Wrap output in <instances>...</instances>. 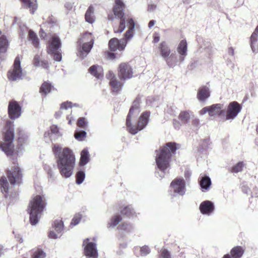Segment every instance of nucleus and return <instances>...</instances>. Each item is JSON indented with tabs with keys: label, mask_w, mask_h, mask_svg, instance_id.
<instances>
[{
	"label": "nucleus",
	"mask_w": 258,
	"mask_h": 258,
	"mask_svg": "<svg viewBox=\"0 0 258 258\" xmlns=\"http://www.w3.org/2000/svg\"><path fill=\"white\" fill-rule=\"evenodd\" d=\"M133 76V69L129 64L123 63L119 65L118 77L121 80L130 79Z\"/></svg>",
	"instance_id": "2eb2a0df"
},
{
	"label": "nucleus",
	"mask_w": 258,
	"mask_h": 258,
	"mask_svg": "<svg viewBox=\"0 0 258 258\" xmlns=\"http://www.w3.org/2000/svg\"><path fill=\"white\" fill-rule=\"evenodd\" d=\"M223 105L222 104H215L209 106V116L215 117L220 116L224 114Z\"/></svg>",
	"instance_id": "aec40b11"
},
{
	"label": "nucleus",
	"mask_w": 258,
	"mask_h": 258,
	"mask_svg": "<svg viewBox=\"0 0 258 258\" xmlns=\"http://www.w3.org/2000/svg\"><path fill=\"white\" fill-rule=\"evenodd\" d=\"M93 44H92V43H82L81 46H78L80 57L82 58L86 57L93 47Z\"/></svg>",
	"instance_id": "5701e85b"
},
{
	"label": "nucleus",
	"mask_w": 258,
	"mask_h": 258,
	"mask_svg": "<svg viewBox=\"0 0 258 258\" xmlns=\"http://www.w3.org/2000/svg\"><path fill=\"white\" fill-rule=\"evenodd\" d=\"M243 252L244 250L241 246H236L231 250V255L225 254L223 258H240L243 255Z\"/></svg>",
	"instance_id": "393cba45"
},
{
	"label": "nucleus",
	"mask_w": 258,
	"mask_h": 258,
	"mask_svg": "<svg viewBox=\"0 0 258 258\" xmlns=\"http://www.w3.org/2000/svg\"><path fill=\"white\" fill-rule=\"evenodd\" d=\"M156 6L155 5L151 4L149 5L148 7V10L150 12L153 11L156 9Z\"/></svg>",
	"instance_id": "052dcab7"
},
{
	"label": "nucleus",
	"mask_w": 258,
	"mask_h": 258,
	"mask_svg": "<svg viewBox=\"0 0 258 258\" xmlns=\"http://www.w3.org/2000/svg\"><path fill=\"white\" fill-rule=\"evenodd\" d=\"M73 107L72 106V103L71 102H66L64 103H62L61 104L60 108L62 109H67L69 108H72Z\"/></svg>",
	"instance_id": "603ef678"
},
{
	"label": "nucleus",
	"mask_w": 258,
	"mask_h": 258,
	"mask_svg": "<svg viewBox=\"0 0 258 258\" xmlns=\"http://www.w3.org/2000/svg\"><path fill=\"white\" fill-rule=\"evenodd\" d=\"M8 113L11 119H15L21 116V107L17 101H12L9 102Z\"/></svg>",
	"instance_id": "dca6fc26"
},
{
	"label": "nucleus",
	"mask_w": 258,
	"mask_h": 258,
	"mask_svg": "<svg viewBox=\"0 0 258 258\" xmlns=\"http://www.w3.org/2000/svg\"><path fill=\"white\" fill-rule=\"evenodd\" d=\"M52 87L50 83L45 82L42 84L39 92L42 95H46L50 92Z\"/></svg>",
	"instance_id": "f704fd0d"
},
{
	"label": "nucleus",
	"mask_w": 258,
	"mask_h": 258,
	"mask_svg": "<svg viewBox=\"0 0 258 258\" xmlns=\"http://www.w3.org/2000/svg\"><path fill=\"white\" fill-rule=\"evenodd\" d=\"M46 205L45 198L41 196H35L30 201L28 208L30 222L32 225H36Z\"/></svg>",
	"instance_id": "20e7f679"
},
{
	"label": "nucleus",
	"mask_w": 258,
	"mask_h": 258,
	"mask_svg": "<svg viewBox=\"0 0 258 258\" xmlns=\"http://www.w3.org/2000/svg\"><path fill=\"white\" fill-rule=\"evenodd\" d=\"M89 239L86 238L84 240L83 245H85L84 253L88 258H98V254L96 244L92 242H89Z\"/></svg>",
	"instance_id": "f8f14e48"
},
{
	"label": "nucleus",
	"mask_w": 258,
	"mask_h": 258,
	"mask_svg": "<svg viewBox=\"0 0 258 258\" xmlns=\"http://www.w3.org/2000/svg\"><path fill=\"white\" fill-rule=\"evenodd\" d=\"M140 100L136 99L133 103L126 119L127 130L133 135L136 134L139 131L144 128L149 122L150 112H143L139 118L137 124H133L132 121L139 116L140 109L139 108Z\"/></svg>",
	"instance_id": "f03ea898"
},
{
	"label": "nucleus",
	"mask_w": 258,
	"mask_h": 258,
	"mask_svg": "<svg viewBox=\"0 0 258 258\" xmlns=\"http://www.w3.org/2000/svg\"><path fill=\"white\" fill-rule=\"evenodd\" d=\"M206 113H208V114H209V106L204 107L200 111V114L202 115H204Z\"/></svg>",
	"instance_id": "4d7b16f0"
},
{
	"label": "nucleus",
	"mask_w": 258,
	"mask_h": 258,
	"mask_svg": "<svg viewBox=\"0 0 258 258\" xmlns=\"http://www.w3.org/2000/svg\"><path fill=\"white\" fill-rule=\"evenodd\" d=\"M121 220V217L120 215H117L110 220L108 223V227H115Z\"/></svg>",
	"instance_id": "e433bc0d"
},
{
	"label": "nucleus",
	"mask_w": 258,
	"mask_h": 258,
	"mask_svg": "<svg viewBox=\"0 0 258 258\" xmlns=\"http://www.w3.org/2000/svg\"><path fill=\"white\" fill-rule=\"evenodd\" d=\"M228 53L230 55L233 56L234 53V49L232 47H230L228 49Z\"/></svg>",
	"instance_id": "0e129e2a"
},
{
	"label": "nucleus",
	"mask_w": 258,
	"mask_h": 258,
	"mask_svg": "<svg viewBox=\"0 0 258 258\" xmlns=\"http://www.w3.org/2000/svg\"><path fill=\"white\" fill-rule=\"evenodd\" d=\"M130 39H127L125 37L121 39H118L116 38H113L109 41L108 45L111 51L116 50L122 51L124 49L126 45Z\"/></svg>",
	"instance_id": "ddd939ff"
},
{
	"label": "nucleus",
	"mask_w": 258,
	"mask_h": 258,
	"mask_svg": "<svg viewBox=\"0 0 258 258\" xmlns=\"http://www.w3.org/2000/svg\"><path fill=\"white\" fill-rule=\"evenodd\" d=\"M159 50L161 56L165 59L167 57L169 56L172 53L171 50L167 43L163 41L159 44Z\"/></svg>",
	"instance_id": "b1692460"
},
{
	"label": "nucleus",
	"mask_w": 258,
	"mask_h": 258,
	"mask_svg": "<svg viewBox=\"0 0 258 258\" xmlns=\"http://www.w3.org/2000/svg\"><path fill=\"white\" fill-rule=\"evenodd\" d=\"M118 228L120 230H123L130 232L132 229V226L127 223H123L121 225L119 226Z\"/></svg>",
	"instance_id": "09e8293b"
},
{
	"label": "nucleus",
	"mask_w": 258,
	"mask_h": 258,
	"mask_svg": "<svg viewBox=\"0 0 258 258\" xmlns=\"http://www.w3.org/2000/svg\"><path fill=\"white\" fill-rule=\"evenodd\" d=\"M106 77L108 79H109L110 80V81H111V80H112L116 79L114 74L111 71H109L106 74Z\"/></svg>",
	"instance_id": "5fc2aeb1"
},
{
	"label": "nucleus",
	"mask_w": 258,
	"mask_h": 258,
	"mask_svg": "<svg viewBox=\"0 0 258 258\" xmlns=\"http://www.w3.org/2000/svg\"><path fill=\"white\" fill-rule=\"evenodd\" d=\"M46 256V253L40 249H37L33 253V258H44Z\"/></svg>",
	"instance_id": "c03bdc74"
},
{
	"label": "nucleus",
	"mask_w": 258,
	"mask_h": 258,
	"mask_svg": "<svg viewBox=\"0 0 258 258\" xmlns=\"http://www.w3.org/2000/svg\"><path fill=\"white\" fill-rule=\"evenodd\" d=\"M7 176L10 183L14 185L16 183H19L21 182L22 174L21 170L18 165L14 163V169L13 171L8 170Z\"/></svg>",
	"instance_id": "4468645a"
},
{
	"label": "nucleus",
	"mask_w": 258,
	"mask_h": 258,
	"mask_svg": "<svg viewBox=\"0 0 258 258\" xmlns=\"http://www.w3.org/2000/svg\"><path fill=\"white\" fill-rule=\"evenodd\" d=\"M41 61L40 60L39 56L38 54H36L34 56L33 59V64L36 67H40Z\"/></svg>",
	"instance_id": "3c124183"
},
{
	"label": "nucleus",
	"mask_w": 258,
	"mask_h": 258,
	"mask_svg": "<svg viewBox=\"0 0 258 258\" xmlns=\"http://www.w3.org/2000/svg\"><path fill=\"white\" fill-rule=\"evenodd\" d=\"M242 107L236 101L230 102L227 107V111L225 116L226 120H233L241 111Z\"/></svg>",
	"instance_id": "9b49d317"
},
{
	"label": "nucleus",
	"mask_w": 258,
	"mask_h": 258,
	"mask_svg": "<svg viewBox=\"0 0 258 258\" xmlns=\"http://www.w3.org/2000/svg\"><path fill=\"white\" fill-rule=\"evenodd\" d=\"M50 128L51 131V135L50 136V138L51 140H52L53 135H54L56 137H59L60 136L59 128L57 125H52L50 126Z\"/></svg>",
	"instance_id": "37998d69"
},
{
	"label": "nucleus",
	"mask_w": 258,
	"mask_h": 258,
	"mask_svg": "<svg viewBox=\"0 0 258 258\" xmlns=\"http://www.w3.org/2000/svg\"><path fill=\"white\" fill-rule=\"evenodd\" d=\"M128 30L126 32L124 36L127 39H131L134 36V30L135 24L133 19H130L128 21Z\"/></svg>",
	"instance_id": "c85d7f7f"
},
{
	"label": "nucleus",
	"mask_w": 258,
	"mask_h": 258,
	"mask_svg": "<svg viewBox=\"0 0 258 258\" xmlns=\"http://www.w3.org/2000/svg\"><path fill=\"white\" fill-rule=\"evenodd\" d=\"M159 258H171L169 251L166 249H162Z\"/></svg>",
	"instance_id": "de8ad7c7"
},
{
	"label": "nucleus",
	"mask_w": 258,
	"mask_h": 258,
	"mask_svg": "<svg viewBox=\"0 0 258 258\" xmlns=\"http://www.w3.org/2000/svg\"><path fill=\"white\" fill-rule=\"evenodd\" d=\"M242 191L245 194H248V192L249 191V188L245 186H242Z\"/></svg>",
	"instance_id": "338daca9"
},
{
	"label": "nucleus",
	"mask_w": 258,
	"mask_h": 258,
	"mask_svg": "<svg viewBox=\"0 0 258 258\" xmlns=\"http://www.w3.org/2000/svg\"><path fill=\"white\" fill-rule=\"evenodd\" d=\"M23 73L21 67V61L20 58L16 57L13 64V69L10 70L8 73V77L11 81H17L22 79Z\"/></svg>",
	"instance_id": "9d476101"
},
{
	"label": "nucleus",
	"mask_w": 258,
	"mask_h": 258,
	"mask_svg": "<svg viewBox=\"0 0 258 258\" xmlns=\"http://www.w3.org/2000/svg\"><path fill=\"white\" fill-rule=\"evenodd\" d=\"M39 33L40 37L44 39H45V36H46V34L42 29H41Z\"/></svg>",
	"instance_id": "e2e57ef3"
},
{
	"label": "nucleus",
	"mask_w": 258,
	"mask_h": 258,
	"mask_svg": "<svg viewBox=\"0 0 258 258\" xmlns=\"http://www.w3.org/2000/svg\"><path fill=\"white\" fill-rule=\"evenodd\" d=\"M0 187L2 192L5 195V197H7L9 190V183L5 176H2L0 178Z\"/></svg>",
	"instance_id": "7c9ffc66"
},
{
	"label": "nucleus",
	"mask_w": 258,
	"mask_h": 258,
	"mask_svg": "<svg viewBox=\"0 0 258 258\" xmlns=\"http://www.w3.org/2000/svg\"><path fill=\"white\" fill-rule=\"evenodd\" d=\"M245 164L243 163V162H239L236 165L233 166L231 172L233 173H238L241 172Z\"/></svg>",
	"instance_id": "ea45409f"
},
{
	"label": "nucleus",
	"mask_w": 258,
	"mask_h": 258,
	"mask_svg": "<svg viewBox=\"0 0 258 258\" xmlns=\"http://www.w3.org/2000/svg\"><path fill=\"white\" fill-rule=\"evenodd\" d=\"M199 208L202 214L209 216L214 212L215 206L213 202L207 200L201 203Z\"/></svg>",
	"instance_id": "a211bd4d"
},
{
	"label": "nucleus",
	"mask_w": 258,
	"mask_h": 258,
	"mask_svg": "<svg viewBox=\"0 0 258 258\" xmlns=\"http://www.w3.org/2000/svg\"><path fill=\"white\" fill-rule=\"evenodd\" d=\"M190 112L187 111H181L179 114V118L183 123H186L188 122V120L190 117L191 114Z\"/></svg>",
	"instance_id": "4c0bfd02"
},
{
	"label": "nucleus",
	"mask_w": 258,
	"mask_h": 258,
	"mask_svg": "<svg viewBox=\"0 0 258 258\" xmlns=\"http://www.w3.org/2000/svg\"><path fill=\"white\" fill-rule=\"evenodd\" d=\"M94 8L92 6H90L85 14L86 21L91 24L95 21V17L94 15Z\"/></svg>",
	"instance_id": "2f4dec72"
},
{
	"label": "nucleus",
	"mask_w": 258,
	"mask_h": 258,
	"mask_svg": "<svg viewBox=\"0 0 258 258\" xmlns=\"http://www.w3.org/2000/svg\"><path fill=\"white\" fill-rule=\"evenodd\" d=\"M121 213L126 216H133L135 213L133 207L131 206H128L124 207L121 210Z\"/></svg>",
	"instance_id": "a19ab883"
},
{
	"label": "nucleus",
	"mask_w": 258,
	"mask_h": 258,
	"mask_svg": "<svg viewBox=\"0 0 258 258\" xmlns=\"http://www.w3.org/2000/svg\"><path fill=\"white\" fill-rule=\"evenodd\" d=\"M90 161V154L87 149H84L81 153L80 165L84 166Z\"/></svg>",
	"instance_id": "c756f323"
},
{
	"label": "nucleus",
	"mask_w": 258,
	"mask_h": 258,
	"mask_svg": "<svg viewBox=\"0 0 258 258\" xmlns=\"http://www.w3.org/2000/svg\"><path fill=\"white\" fill-rule=\"evenodd\" d=\"M210 94L211 92L209 87L202 86L198 90L197 98L201 102H205L210 96Z\"/></svg>",
	"instance_id": "6ab92c4d"
},
{
	"label": "nucleus",
	"mask_w": 258,
	"mask_h": 258,
	"mask_svg": "<svg viewBox=\"0 0 258 258\" xmlns=\"http://www.w3.org/2000/svg\"><path fill=\"white\" fill-rule=\"evenodd\" d=\"M177 149L175 143H167L165 146L156 151V163L159 171L156 172L157 176L160 178L164 177L170 167V159Z\"/></svg>",
	"instance_id": "7ed1b4c3"
},
{
	"label": "nucleus",
	"mask_w": 258,
	"mask_h": 258,
	"mask_svg": "<svg viewBox=\"0 0 258 258\" xmlns=\"http://www.w3.org/2000/svg\"><path fill=\"white\" fill-rule=\"evenodd\" d=\"M40 67L44 69H48L49 68V64L47 60H42L40 62Z\"/></svg>",
	"instance_id": "6e6d98bb"
},
{
	"label": "nucleus",
	"mask_w": 258,
	"mask_h": 258,
	"mask_svg": "<svg viewBox=\"0 0 258 258\" xmlns=\"http://www.w3.org/2000/svg\"><path fill=\"white\" fill-rule=\"evenodd\" d=\"M199 182L203 191L208 190L211 185V180L208 176L201 177Z\"/></svg>",
	"instance_id": "cd10ccee"
},
{
	"label": "nucleus",
	"mask_w": 258,
	"mask_h": 258,
	"mask_svg": "<svg viewBox=\"0 0 258 258\" xmlns=\"http://www.w3.org/2000/svg\"><path fill=\"white\" fill-rule=\"evenodd\" d=\"M177 51L179 54L178 57L175 53H172L164 59L167 66L173 68L177 65L178 62H183L187 55V43L185 40H182L178 45Z\"/></svg>",
	"instance_id": "39448f33"
},
{
	"label": "nucleus",
	"mask_w": 258,
	"mask_h": 258,
	"mask_svg": "<svg viewBox=\"0 0 258 258\" xmlns=\"http://www.w3.org/2000/svg\"><path fill=\"white\" fill-rule=\"evenodd\" d=\"M9 46V41L5 35L0 37V53L6 52Z\"/></svg>",
	"instance_id": "72a5a7b5"
},
{
	"label": "nucleus",
	"mask_w": 258,
	"mask_h": 258,
	"mask_svg": "<svg viewBox=\"0 0 258 258\" xmlns=\"http://www.w3.org/2000/svg\"><path fill=\"white\" fill-rule=\"evenodd\" d=\"M61 46L60 39L56 36L52 37L51 41L47 48V52L49 54L53 55L54 60L60 61L61 60V54L59 51Z\"/></svg>",
	"instance_id": "1a4fd4ad"
},
{
	"label": "nucleus",
	"mask_w": 258,
	"mask_h": 258,
	"mask_svg": "<svg viewBox=\"0 0 258 258\" xmlns=\"http://www.w3.org/2000/svg\"><path fill=\"white\" fill-rule=\"evenodd\" d=\"M94 37L91 33L86 32L83 34L78 41V45L81 46L82 43L94 44Z\"/></svg>",
	"instance_id": "a878e982"
},
{
	"label": "nucleus",
	"mask_w": 258,
	"mask_h": 258,
	"mask_svg": "<svg viewBox=\"0 0 258 258\" xmlns=\"http://www.w3.org/2000/svg\"><path fill=\"white\" fill-rule=\"evenodd\" d=\"M55 232L51 230L49 233V237L52 239H56L61 235V232L63 229V224L61 220H56L54 221L53 225Z\"/></svg>",
	"instance_id": "f3484780"
},
{
	"label": "nucleus",
	"mask_w": 258,
	"mask_h": 258,
	"mask_svg": "<svg viewBox=\"0 0 258 258\" xmlns=\"http://www.w3.org/2000/svg\"><path fill=\"white\" fill-rule=\"evenodd\" d=\"M115 4L113 12L114 15L120 19V21L118 28H114V32L116 33H121L125 28V20L123 17L124 4L122 0H115Z\"/></svg>",
	"instance_id": "0eeeda50"
},
{
	"label": "nucleus",
	"mask_w": 258,
	"mask_h": 258,
	"mask_svg": "<svg viewBox=\"0 0 258 258\" xmlns=\"http://www.w3.org/2000/svg\"><path fill=\"white\" fill-rule=\"evenodd\" d=\"M109 84L113 92L115 93L118 92L121 90L122 86L121 83L116 79L111 80V81L109 82Z\"/></svg>",
	"instance_id": "c9c22d12"
},
{
	"label": "nucleus",
	"mask_w": 258,
	"mask_h": 258,
	"mask_svg": "<svg viewBox=\"0 0 258 258\" xmlns=\"http://www.w3.org/2000/svg\"><path fill=\"white\" fill-rule=\"evenodd\" d=\"M88 72L97 79L101 80L103 78V70L100 66L93 65L89 69Z\"/></svg>",
	"instance_id": "412c9836"
},
{
	"label": "nucleus",
	"mask_w": 258,
	"mask_h": 258,
	"mask_svg": "<svg viewBox=\"0 0 258 258\" xmlns=\"http://www.w3.org/2000/svg\"><path fill=\"white\" fill-rule=\"evenodd\" d=\"M155 23V21L154 20H151L149 24H148V27L149 28H151Z\"/></svg>",
	"instance_id": "774afa93"
},
{
	"label": "nucleus",
	"mask_w": 258,
	"mask_h": 258,
	"mask_svg": "<svg viewBox=\"0 0 258 258\" xmlns=\"http://www.w3.org/2000/svg\"><path fill=\"white\" fill-rule=\"evenodd\" d=\"M192 125L196 128H198L200 127V120L197 118H195L193 119L192 121Z\"/></svg>",
	"instance_id": "864d4df0"
},
{
	"label": "nucleus",
	"mask_w": 258,
	"mask_h": 258,
	"mask_svg": "<svg viewBox=\"0 0 258 258\" xmlns=\"http://www.w3.org/2000/svg\"><path fill=\"white\" fill-rule=\"evenodd\" d=\"M250 43L253 52H258V26L250 37Z\"/></svg>",
	"instance_id": "4be33fe9"
},
{
	"label": "nucleus",
	"mask_w": 258,
	"mask_h": 258,
	"mask_svg": "<svg viewBox=\"0 0 258 258\" xmlns=\"http://www.w3.org/2000/svg\"><path fill=\"white\" fill-rule=\"evenodd\" d=\"M73 6H74V3H70V2L66 3L64 5L65 8L69 11L72 10L73 8Z\"/></svg>",
	"instance_id": "13d9d810"
},
{
	"label": "nucleus",
	"mask_w": 258,
	"mask_h": 258,
	"mask_svg": "<svg viewBox=\"0 0 258 258\" xmlns=\"http://www.w3.org/2000/svg\"><path fill=\"white\" fill-rule=\"evenodd\" d=\"M160 40V36L157 34L154 36L153 43H157Z\"/></svg>",
	"instance_id": "680f3d73"
},
{
	"label": "nucleus",
	"mask_w": 258,
	"mask_h": 258,
	"mask_svg": "<svg viewBox=\"0 0 258 258\" xmlns=\"http://www.w3.org/2000/svg\"><path fill=\"white\" fill-rule=\"evenodd\" d=\"M52 149L59 173L66 178L70 177L73 174L76 162L75 155L72 150L68 148L62 149L56 144L54 145Z\"/></svg>",
	"instance_id": "f257e3e1"
},
{
	"label": "nucleus",
	"mask_w": 258,
	"mask_h": 258,
	"mask_svg": "<svg viewBox=\"0 0 258 258\" xmlns=\"http://www.w3.org/2000/svg\"><path fill=\"white\" fill-rule=\"evenodd\" d=\"M14 139V125L7 124L4 132V141L0 145V148L8 155L13 153Z\"/></svg>",
	"instance_id": "423d86ee"
},
{
	"label": "nucleus",
	"mask_w": 258,
	"mask_h": 258,
	"mask_svg": "<svg viewBox=\"0 0 258 258\" xmlns=\"http://www.w3.org/2000/svg\"><path fill=\"white\" fill-rule=\"evenodd\" d=\"M28 39L32 42L33 46L36 48L39 47V42L36 34L32 30H29Z\"/></svg>",
	"instance_id": "473e14b6"
},
{
	"label": "nucleus",
	"mask_w": 258,
	"mask_h": 258,
	"mask_svg": "<svg viewBox=\"0 0 258 258\" xmlns=\"http://www.w3.org/2000/svg\"><path fill=\"white\" fill-rule=\"evenodd\" d=\"M48 177L50 179H54V174L53 171L51 169H49L47 172Z\"/></svg>",
	"instance_id": "bf43d9fd"
},
{
	"label": "nucleus",
	"mask_w": 258,
	"mask_h": 258,
	"mask_svg": "<svg viewBox=\"0 0 258 258\" xmlns=\"http://www.w3.org/2000/svg\"><path fill=\"white\" fill-rule=\"evenodd\" d=\"M82 219V215L79 214H76L73 218L71 223V225L76 226L79 223L81 219Z\"/></svg>",
	"instance_id": "a18cd8bd"
},
{
	"label": "nucleus",
	"mask_w": 258,
	"mask_h": 258,
	"mask_svg": "<svg viewBox=\"0 0 258 258\" xmlns=\"http://www.w3.org/2000/svg\"><path fill=\"white\" fill-rule=\"evenodd\" d=\"M76 181L77 184H81L84 180L85 178V172L83 170L78 171L76 175Z\"/></svg>",
	"instance_id": "58836bf2"
},
{
	"label": "nucleus",
	"mask_w": 258,
	"mask_h": 258,
	"mask_svg": "<svg viewBox=\"0 0 258 258\" xmlns=\"http://www.w3.org/2000/svg\"><path fill=\"white\" fill-rule=\"evenodd\" d=\"M23 7L26 9H29L30 13L34 14L37 6L36 0H21Z\"/></svg>",
	"instance_id": "bb28decb"
},
{
	"label": "nucleus",
	"mask_w": 258,
	"mask_h": 258,
	"mask_svg": "<svg viewBox=\"0 0 258 258\" xmlns=\"http://www.w3.org/2000/svg\"><path fill=\"white\" fill-rule=\"evenodd\" d=\"M173 124H174V126L175 128H176V129L179 128L180 123L178 121L174 120V122H173Z\"/></svg>",
	"instance_id": "69168bd1"
},
{
	"label": "nucleus",
	"mask_w": 258,
	"mask_h": 258,
	"mask_svg": "<svg viewBox=\"0 0 258 258\" xmlns=\"http://www.w3.org/2000/svg\"><path fill=\"white\" fill-rule=\"evenodd\" d=\"M87 122L84 117L80 118L77 121V125L80 127H84L86 125Z\"/></svg>",
	"instance_id": "8fccbe9b"
},
{
	"label": "nucleus",
	"mask_w": 258,
	"mask_h": 258,
	"mask_svg": "<svg viewBox=\"0 0 258 258\" xmlns=\"http://www.w3.org/2000/svg\"><path fill=\"white\" fill-rule=\"evenodd\" d=\"M151 252L150 249L147 245H144L140 247V253L141 256H146Z\"/></svg>",
	"instance_id": "49530a36"
},
{
	"label": "nucleus",
	"mask_w": 258,
	"mask_h": 258,
	"mask_svg": "<svg viewBox=\"0 0 258 258\" xmlns=\"http://www.w3.org/2000/svg\"><path fill=\"white\" fill-rule=\"evenodd\" d=\"M185 192V183L183 178L174 179L169 187V194L171 197L182 196Z\"/></svg>",
	"instance_id": "6e6552de"
},
{
	"label": "nucleus",
	"mask_w": 258,
	"mask_h": 258,
	"mask_svg": "<svg viewBox=\"0 0 258 258\" xmlns=\"http://www.w3.org/2000/svg\"><path fill=\"white\" fill-rule=\"evenodd\" d=\"M75 138L78 141H83L86 136V132L84 131H76L75 133Z\"/></svg>",
	"instance_id": "79ce46f5"
}]
</instances>
